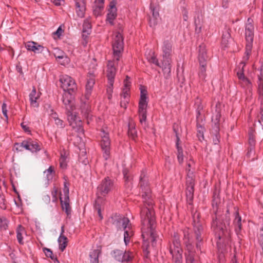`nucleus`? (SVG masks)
I'll use <instances>...</instances> for the list:
<instances>
[{
	"instance_id": "de8ad7c7",
	"label": "nucleus",
	"mask_w": 263,
	"mask_h": 263,
	"mask_svg": "<svg viewBox=\"0 0 263 263\" xmlns=\"http://www.w3.org/2000/svg\"><path fill=\"white\" fill-rule=\"evenodd\" d=\"M197 136L200 140H201V139H203L204 136H203V133H204V127H202L201 125L199 124L197 125Z\"/></svg>"
},
{
	"instance_id": "a19ab883",
	"label": "nucleus",
	"mask_w": 263,
	"mask_h": 263,
	"mask_svg": "<svg viewBox=\"0 0 263 263\" xmlns=\"http://www.w3.org/2000/svg\"><path fill=\"white\" fill-rule=\"evenodd\" d=\"M206 64H200V69L199 72V76L201 79L202 80H204L206 77Z\"/></svg>"
},
{
	"instance_id": "13d9d810",
	"label": "nucleus",
	"mask_w": 263,
	"mask_h": 263,
	"mask_svg": "<svg viewBox=\"0 0 263 263\" xmlns=\"http://www.w3.org/2000/svg\"><path fill=\"white\" fill-rule=\"evenodd\" d=\"M2 112L4 116L5 117L6 120L8 119V115H7V104L6 103H3L2 106Z\"/></svg>"
},
{
	"instance_id": "69168bd1",
	"label": "nucleus",
	"mask_w": 263,
	"mask_h": 263,
	"mask_svg": "<svg viewBox=\"0 0 263 263\" xmlns=\"http://www.w3.org/2000/svg\"><path fill=\"white\" fill-rule=\"evenodd\" d=\"M62 32H63V30L61 29V28L60 27H59L58 28V29L57 30V31L55 32H54L53 33H54V34L57 35L58 36V37H60Z\"/></svg>"
},
{
	"instance_id": "20e7f679",
	"label": "nucleus",
	"mask_w": 263,
	"mask_h": 263,
	"mask_svg": "<svg viewBox=\"0 0 263 263\" xmlns=\"http://www.w3.org/2000/svg\"><path fill=\"white\" fill-rule=\"evenodd\" d=\"M113 224L118 229L124 231V241L126 245L129 242L131 236L133 235L132 224L128 218L119 215H115L112 218Z\"/></svg>"
},
{
	"instance_id": "6ab92c4d",
	"label": "nucleus",
	"mask_w": 263,
	"mask_h": 263,
	"mask_svg": "<svg viewBox=\"0 0 263 263\" xmlns=\"http://www.w3.org/2000/svg\"><path fill=\"white\" fill-rule=\"evenodd\" d=\"M199 217L198 213H195L193 215V222H194V231L196 239L199 242L202 240L201 234L203 230L201 224L198 222H196V220H198Z\"/></svg>"
},
{
	"instance_id": "5fc2aeb1",
	"label": "nucleus",
	"mask_w": 263,
	"mask_h": 263,
	"mask_svg": "<svg viewBox=\"0 0 263 263\" xmlns=\"http://www.w3.org/2000/svg\"><path fill=\"white\" fill-rule=\"evenodd\" d=\"M26 141H23L21 143H15L14 147L17 151H22L23 148H25V145Z\"/></svg>"
},
{
	"instance_id": "338daca9",
	"label": "nucleus",
	"mask_w": 263,
	"mask_h": 263,
	"mask_svg": "<svg viewBox=\"0 0 263 263\" xmlns=\"http://www.w3.org/2000/svg\"><path fill=\"white\" fill-rule=\"evenodd\" d=\"M229 0H222V6L224 8H227L229 6Z\"/></svg>"
},
{
	"instance_id": "e433bc0d",
	"label": "nucleus",
	"mask_w": 263,
	"mask_h": 263,
	"mask_svg": "<svg viewBox=\"0 0 263 263\" xmlns=\"http://www.w3.org/2000/svg\"><path fill=\"white\" fill-rule=\"evenodd\" d=\"M81 112L86 118H88L90 111V107L88 103L85 102L81 106Z\"/></svg>"
},
{
	"instance_id": "37998d69",
	"label": "nucleus",
	"mask_w": 263,
	"mask_h": 263,
	"mask_svg": "<svg viewBox=\"0 0 263 263\" xmlns=\"http://www.w3.org/2000/svg\"><path fill=\"white\" fill-rule=\"evenodd\" d=\"M195 104L197 107L196 109L197 112V118L198 119L199 116L201 115V111L202 110L203 107L201 104V100L199 98H197L195 102Z\"/></svg>"
},
{
	"instance_id": "49530a36",
	"label": "nucleus",
	"mask_w": 263,
	"mask_h": 263,
	"mask_svg": "<svg viewBox=\"0 0 263 263\" xmlns=\"http://www.w3.org/2000/svg\"><path fill=\"white\" fill-rule=\"evenodd\" d=\"M220 198L219 197V194L216 193H214L213 195V199L212 201V205L214 209L215 207L217 209L218 204L220 203Z\"/></svg>"
},
{
	"instance_id": "cd10ccee",
	"label": "nucleus",
	"mask_w": 263,
	"mask_h": 263,
	"mask_svg": "<svg viewBox=\"0 0 263 263\" xmlns=\"http://www.w3.org/2000/svg\"><path fill=\"white\" fill-rule=\"evenodd\" d=\"M39 97V95L37 94L36 90L34 88L29 95V100L31 106L33 107H39V103L37 102V100Z\"/></svg>"
},
{
	"instance_id": "4d7b16f0",
	"label": "nucleus",
	"mask_w": 263,
	"mask_h": 263,
	"mask_svg": "<svg viewBox=\"0 0 263 263\" xmlns=\"http://www.w3.org/2000/svg\"><path fill=\"white\" fill-rule=\"evenodd\" d=\"M113 85L114 84H112L111 85L108 83V86L107 88V93L108 95V98L109 99H110L112 97V93L113 91Z\"/></svg>"
},
{
	"instance_id": "aec40b11",
	"label": "nucleus",
	"mask_w": 263,
	"mask_h": 263,
	"mask_svg": "<svg viewBox=\"0 0 263 263\" xmlns=\"http://www.w3.org/2000/svg\"><path fill=\"white\" fill-rule=\"evenodd\" d=\"M47 108H46V111L48 112L50 118L54 120L55 124L60 128H64L65 124L63 120L59 119L58 114L54 112L52 108H51L50 105H47Z\"/></svg>"
},
{
	"instance_id": "f257e3e1",
	"label": "nucleus",
	"mask_w": 263,
	"mask_h": 263,
	"mask_svg": "<svg viewBox=\"0 0 263 263\" xmlns=\"http://www.w3.org/2000/svg\"><path fill=\"white\" fill-rule=\"evenodd\" d=\"M140 184L143 193L142 197L144 200V202L149 206V208L143 209L141 212V232L143 241V249L146 257H147L149 254L148 248L149 243H151L152 246L154 247L156 245L158 235L155 230L156 222L154 212L151 207L153 205V202L151 198V190L147 183L145 182L141 177Z\"/></svg>"
},
{
	"instance_id": "a878e982",
	"label": "nucleus",
	"mask_w": 263,
	"mask_h": 263,
	"mask_svg": "<svg viewBox=\"0 0 263 263\" xmlns=\"http://www.w3.org/2000/svg\"><path fill=\"white\" fill-rule=\"evenodd\" d=\"M187 250L189 251V254L186 256V263H195L194 258V254L192 252L193 245L192 242L189 239L187 240V242L185 241Z\"/></svg>"
},
{
	"instance_id": "ddd939ff",
	"label": "nucleus",
	"mask_w": 263,
	"mask_h": 263,
	"mask_svg": "<svg viewBox=\"0 0 263 263\" xmlns=\"http://www.w3.org/2000/svg\"><path fill=\"white\" fill-rule=\"evenodd\" d=\"M101 146L103 151V156L105 160H107L110 156V142L108 133L104 129L101 131Z\"/></svg>"
},
{
	"instance_id": "2f4dec72",
	"label": "nucleus",
	"mask_w": 263,
	"mask_h": 263,
	"mask_svg": "<svg viewBox=\"0 0 263 263\" xmlns=\"http://www.w3.org/2000/svg\"><path fill=\"white\" fill-rule=\"evenodd\" d=\"M101 254V250L97 249L91 251L89 253L91 263H99V256Z\"/></svg>"
},
{
	"instance_id": "2eb2a0df",
	"label": "nucleus",
	"mask_w": 263,
	"mask_h": 263,
	"mask_svg": "<svg viewBox=\"0 0 263 263\" xmlns=\"http://www.w3.org/2000/svg\"><path fill=\"white\" fill-rule=\"evenodd\" d=\"M64 195H61L60 199L61 204L63 211L65 212L67 216L71 214V208L69 205V189L65 185L63 190Z\"/></svg>"
},
{
	"instance_id": "e2e57ef3",
	"label": "nucleus",
	"mask_w": 263,
	"mask_h": 263,
	"mask_svg": "<svg viewBox=\"0 0 263 263\" xmlns=\"http://www.w3.org/2000/svg\"><path fill=\"white\" fill-rule=\"evenodd\" d=\"M150 8L151 9V11H152L153 16L156 18L157 16H159L158 12L157 10H155V8H153V7L152 5L150 6Z\"/></svg>"
},
{
	"instance_id": "58836bf2",
	"label": "nucleus",
	"mask_w": 263,
	"mask_h": 263,
	"mask_svg": "<svg viewBox=\"0 0 263 263\" xmlns=\"http://www.w3.org/2000/svg\"><path fill=\"white\" fill-rule=\"evenodd\" d=\"M54 56L57 59L63 60V62L61 63L62 65H64L66 63H68L69 61V59L63 52H61L60 53H55Z\"/></svg>"
},
{
	"instance_id": "4468645a",
	"label": "nucleus",
	"mask_w": 263,
	"mask_h": 263,
	"mask_svg": "<svg viewBox=\"0 0 263 263\" xmlns=\"http://www.w3.org/2000/svg\"><path fill=\"white\" fill-rule=\"evenodd\" d=\"M246 63L241 62L236 69L239 84L243 88H249L251 85L250 81L244 74V67Z\"/></svg>"
},
{
	"instance_id": "412c9836",
	"label": "nucleus",
	"mask_w": 263,
	"mask_h": 263,
	"mask_svg": "<svg viewBox=\"0 0 263 263\" xmlns=\"http://www.w3.org/2000/svg\"><path fill=\"white\" fill-rule=\"evenodd\" d=\"M117 16V8L116 7V3L111 1L109 4L108 13H107V20L111 24H113L114 20Z\"/></svg>"
},
{
	"instance_id": "c9c22d12",
	"label": "nucleus",
	"mask_w": 263,
	"mask_h": 263,
	"mask_svg": "<svg viewBox=\"0 0 263 263\" xmlns=\"http://www.w3.org/2000/svg\"><path fill=\"white\" fill-rule=\"evenodd\" d=\"M43 251L46 256L50 258L53 261L54 263H60V261L58 260L57 258L54 256L52 251L50 249L43 248Z\"/></svg>"
},
{
	"instance_id": "9d476101",
	"label": "nucleus",
	"mask_w": 263,
	"mask_h": 263,
	"mask_svg": "<svg viewBox=\"0 0 263 263\" xmlns=\"http://www.w3.org/2000/svg\"><path fill=\"white\" fill-rule=\"evenodd\" d=\"M221 220L220 218H218L216 216L215 219H213L212 223V228L219 239L227 232L228 227L230 224L229 219H226L223 223L220 221Z\"/></svg>"
},
{
	"instance_id": "c756f323",
	"label": "nucleus",
	"mask_w": 263,
	"mask_h": 263,
	"mask_svg": "<svg viewBox=\"0 0 263 263\" xmlns=\"http://www.w3.org/2000/svg\"><path fill=\"white\" fill-rule=\"evenodd\" d=\"M16 237L18 243L21 245L24 244L23 235H26L25 228L21 225H19L16 229Z\"/></svg>"
},
{
	"instance_id": "603ef678",
	"label": "nucleus",
	"mask_w": 263,
	"mask_h": 263,
	"mask_svg": "<svg viewBox=\"0 0 263 263\" xmlns=\"http://www.w3.org/2000/svg\"><path fill=\"white\" fill-rule=\"evenodd\" d=\"M8 220L5 217H0V228L3 229H6L8 226Z\"/></svg>"
},
{
	"instance_id": "4c0bfd02",
	"label": "nucleus",
	"mask_w": 263,
	"mask_h": 263,
	"mask_svg": "<svg viewBox=\"0 0 263 263\" xmlns=\"http://www.w3.org/2000/svg\"><path fill=\"white\" fill-rule=\"evenodd\" d=\"M128 134V136L133 139H135L137 136V130L135 128L134 124L132 122H130L129 123Z\"/></svg>"
},
{
	"instance_id": "c85d7f7f",
	"label": "nucleus",
	"mask_w": 263,
	"mask_h": 263,
	"mask_svg": "<svg viewBox=\"0 0 263 263\" xmlns=\"http://www.w3.org/2000/svg\"><path fill=\"white\" fill-rule=\"evenodd\" d=\"M129 77H126V79L124 81V88L122 90V93L121 95V98L125 99L127 98L129 99V89H130V82L128 81Z\"/></svg>"
},
{
	"instance_id": "5701e85b",
	"label": "nucleus",
	"mask_w": 263,
	"mask_h": 263,
	"mask_svg": "<svg viewBox=\"0 0 263 263\" xmlns=\"http://www.w3.org/2000/svg\"><path fill=\"white\" fill-rule=\"evenodd\" d=\"M25 148L32 152H37L41 149V145L35 141L29 139L25 141Z\"/></svg>"
},
{
	"instance_id": "f704fd0d",
	"label": "nucleus",
	"mask_w": 263,
	"mask_h": 263,
	"mask_svg": "<svg viewBox=\"0 0 263 263\" xmlns=\"http://www.w3.org/2000/svg\"><path fill=\"white\" fill-rule=\"evenodd\" d=\"M55 173L54 167L50 166L48 169L46 170L44 172V175H45L46 179L48 181H49L52 179L54 175H55Z\"/></svg>"
},
{
	"instance_id": "a18cd8bd",
	"label": "nucleus",
	"mask_w": 263,
	"mask_h": 263,
	"mask_svg": "<svg viewBox=\"0 0 263 263\" xmlns=\"http://www.w3.org/2000/svg\"><path fill=\"white\" fill-rule=\"evenodd\" d=\"M66 159H67V157L66 156L62 154H61V157L60 158V167L63 168V169H65L66 168V166H67V161H66Z\"/></svg>"
},
{
	"instance_id": "0eeeda50",
	"label": "nucleus",
	"mask_w": 263,
	"mask_h": 263,
	"mask_svg": "<svg viewBox=\"0 0 263 263\" xmlns=\"http://www.w3.org/2000/svg\"><path fill=\"white\" fill-rule=\"evenodd\" d=\"M170 252L175 263H182L183 251L177 234L174 233L173 242L170 247Z\"/></svg>"
},
{
	"instance_id": "0e129e2a",
	"label": "nucleus",
	"mask_w": 263,
	"mask_h": 263,
	"mask_svg": "<svg viewBox=\"0 0 263 263\" xmlns=\"http://www.w3.org/2000/svg\"><path fill=\"white\" fill-rule=\"evenodd\" d=\"M187 11L186 9L184 8L182 10V15L184 21H186L188 19Z\"/></svg>"
},
{
	"instance_id": "3c124183",
	"label": "nucleus",
	"mask_w": 263,
	"mask_h": 263,
	"mask_svg": "<svg viewBox=\"0 0 263 263\" xmlns=\"http://www.w3.org/2000/svg\"><path fill=\"white\" fill-rule=\"evenodd\" d=\"M230 37V34L229 32H226L225 33H223L222 36V44H224L225 46L228 44V40Z\"/></svg>"
},
{
	"instance_id": "72a5a7b5",
	"label": "nucleus",
	"mask_w": 263,
	"mask_h": 263,
	"mask_svg": "<svg viewBox=\"0 0 263 263\" xmlns=\"http://www.w3.org/2000/svg\"><path fill=\"white\" fill-rule=\"evenodd\" d=\"M234 224L236 232H239L241 229V218L239 216L238 211L235 212V218L234 220Z\"/></svg>"
},
{
	"instance_id": "7ed1b4c3",
	"label": "nucleus",
	"mask_w": 263,
	"mask_h": 263,
	"mask_svg": "<svg viewBox=\"0 0 263 263\" xmlns=\"http://www.w3.org/2000/svg\"><path fill=\"white\" fill-rule=\"evenodd\" d=\"M72 93L65 92L63 96V102L67 110V120L72 128H77L79 132H83L82 121L74 111L76 106L71 96Z\"/></svg>"
},
{
	"instance_id": "39448f33",
	"label": "nucleus",
	"mask_w": 263,
	"mask_h": 263,
	"mask_svg": "<svg viewBox=\"0 0 263 263\" xmlns=\"http://www.w3.org/2000/svg\"><path fill=\"white\" fill-rule=\"evenodd\" d=\"M163 60L162 61V69L163 74L166 79L170 77L171 71V64L172 62V44L168 41H165L163 43L162 47Z\"/></svg>"
},
{
	"instance_id": "9b49d317",
	"label": "nucleus",
	"mask_w": 263,
	"mask_h": 263,
	"mask_svg": "<svg viewBox=\"0 0 263 263\" xmlns=\"http://www.w3.org/2000/svg\"><path fill=\"white\" fill-rule=\"evenodd\" d=\"M186 196L187 199L192 200L194 196L195 175L194 170H189L186 178Z\"/></svg>"
},
{
	"instance_id": "473e14b6",
	"label": "nucleus",
	"mask_w": 263,
	"mask_h": 263,
	"mask_svg": "<svg viewBox=\"0 0 263 263\" xmlns=\"http://www.w3.org/2000/svg\"><path fill=\"white\" fill-rule=\"evenodd\" d=\"M67 238L64 235H60L58 238V243L59 249L61 251H63L67 246Z\"/></svg>"
},
{
	"instance_id": "ea45409f",
	"label": "nucleus",
	"mask_w": 263,
	"mask_h": 263,
	"mask_svg": "<svg viewBox=\"0 0 263 263\" xmlns=\"http://www.w3.org/2000/svg\"><path fill=\"white\" fill-rule=\"evenodd\" d=\"M91 25L90 21L86 19L84 21L83 25V32H86L87 34H89L91 31Z\"/></svg>"
},
{
	"instance_id": "f3484780",
	"label": "nucleus",
	"mask_w": 263,
	"mask_h": 263,
	"mask_svg": "<svg viewBox=\"0 0 263 263\" xmlns=\"http://www.w3.org/2000/svg\"><path fill=\"white\" fill-rule=\"evenodd\" d=\"M115 258L119 261H127L133 257V253L129 251L123 252L121 250H116L114 252Z\"/></svg>"
},
{
	"instance_id": "774afa93",
	"label": "nucleus",
	"mask_w": 263,
	"mask_h": 263,
	"mask_svg": "<svg viewBox=\"0 0 263 263\" xmlns=\"http://www.w3.org/2000/svg\"><path fill=\"white\" fill-rule=\"evenodd\" d=\"M57 194V191L56 190H54V191H53L52 192V195L53 196V201H55L57 200V197H56Z\"/></svg>"
},
{
	"instance_id": "bb28decb",
	"label": "nucleus",
	"mask_w": 263,
	"mask_h": 263,
	"mask_svg": "<svg viewBox=\"0 0 263 263\" xmlns=\"http://www.w3.org/2000/svg\"><path fill=\"white\" fill-rule=\"evenodd\" d=\"M259 100L260 102V117L259 122L263 126V85H260L258 87Z\"/></svg>"
},
{
	"instance_id": "423d86ee",
	"label": "nucleus",
	"mask_w": 263,
	"mask_h": 263,
	"mask_svg": "<svg viewBox=\"0 0 263 263\" xmlns=\"http://www.w3.org/2000/svg\"><path fill=\"white\" fill-rule=\"evenodd\" d=\"M113 188V181L109 177L105 178L97 187V202H104V198Z\"/></svg>"
},
{
	"instance_id": "680f3d73",
	"label": "nucleus",
	"mask_w": 263,
	"mask_h": 263,
	"mask_svg": "<svg viewBox=\"0 0 263 263\" xmlns=\"http://www.w3.org/2000/svg\"><path fill=\"white\" fill-rule=\"evenodd\" d=\"M5 201V199L2 195H1L0 196V208L2 209H5L6 208Z\"/></svg>"
},
{
	"instance_id": "f8f14e48",
	"label": "nucleus",
	"mask_w": 263,
	"mask_h": 263,
	"mask_svg": "<svg viewBox=\"0 0 263 263\" xmlns=\"http://www.w3.org/2000/svg\"><path fill=\"white\" fill-rule=\"evenodd\" d=\"M61 86L65 92L72 93L77 89V85L74 80L70 77L65 75L60 79Z\"/></svg>"
},
{
	"instance_id": "4be33fe9",
	"label": "nucleus",
	"mask_w": 263,
	"mask_h": 263,
	"mask_svg": "<svg viewBox=\"0 0 263 263\" xmlns=\"http://www.w3.org/2000/svg\"><path fill=\"white\" fill-rule=\"evenodd\" d=\"M25 47L28 50L31 51L34 53H40L43 51L44 47L39 45L37 43L29 41L25 43Z\"/></svg>"
},
{
	"instance_id": "864d4df0",
	"label": "nucleus",
	"mask_w": 263,
	"mask_h": 263,
	"mask_svg": "<svg viewBox=\"0 0 263 263\" xmlns=\"http://www.w3.org/2000/svg\"><path fill=\"white\" fill-rule=\"evenodd\" d=\"M189 170H194V172H195L194 162L192 160H190L187 162V166L186 167V171L187 174L189 173Z\"/></svg>"
},
{
	"instance_id": "09e8293b",
	"label": "nucleus",
	"mask_w": 263,
	"mask_h": 263,
	"mask_svg": "<svg viewBox=\"0 0 263 263\" xmlns=\"http://www.w3.org/2000/svg\"><path fill=\"white\" fill-rule=\"evenodd\" d=\"M97 66V64L96 59H92L91 61V62L89 64V69H88L89 71L90 70L91 71V72H93V74H95V72L96 70Z\"/></svg>"
},
{
	"instance_id": "052dcab7",
	"label": "nucleus",
	"mask_w": 263,
	"mask_h": 263,
	"mask_svg": "<svg viewBox=\"0 0 263 263\" xmlns=\"http://www.w3.org/2000/svg\"><path fill=\"white\" fill-rule=\"evenodd\" d=\"M220 136L218 134H216L213 137V142L214 144H218V143L220 142L219 140Z\"/></svg>"
},
{
	"instance_id": "393cba45",
	"label": "nucleus",
	"mask_w": 263,
	"mask_h": 263,
	"mask_svg": "<svg viewBox=\"0 0 263 263\" xmlns=\"http://www.w3.org/2000/svg\"><path fill=\"white\" fill-rule=\"evenodd\" d=\"M76 12L80 17L84 16L85 11V2L84 0H75Z\"/></svg>"
},
{
	"instance_id": "6e6d98bb",
	"label": "nucleus",
	"mask_w": 263,
	"mask_h": 263,
	"mask_svg": "<svg viewBox=\"0 0 263 263\" xmlns=\"http://www.w3.org/2000/svg\"><path fill=\"white\" fill-rule=\"evenodd\" d=\"M129 99L126 98L125 99L121 98L120 106L124 109L127 108V105L128 104Z\"/></svg>"
},
{
	"instance_id": "8fccbe9b",
	"label": "nucleus",
	"mask_w": 263,
	"mask_h": 263,
	"mask_svg": "<svg viewBox=\"0 0 263 263\" xmlns=\"http://www.w3.org/2000/svg\"><path fill=\"white\" fill-rule=\"evenodd\" d=\"M147 59L148 60V61L150 62V63H154L155 64V65H156L157 66H159V67H162V65H160V64L158 62V59H157V58L154 55V54L153 53V54L152 55H151L149 57H147Z\"/></svg>"
},
{
	"instance_id": "bf43d9fd",
	"label": "nucleus",
	"mask_w": 263,
	"mask_h": 263,
	"mask_svg": "<svg viewBox=\"0 0 263 263\" xmlns=\"http://www.w3.org/2000/svg\"><path fill=\"white\" fill-rule=\"evenodd\" d=\"M255 138L251 133L249 134V143L251 146L255 145Z\"/></svg>"
},
{
	"instance_id": "b1692460",
	"label": "nucleus",
	"mask_w": 263,
	"mask_h": 263,
	"mask_svg": "<svg viewBox=\"0 0 263 263\" xmlns=\"http://www.w3.org/2000/svg\"><path fill=\"white\" fill-rule=\"evenodd\" d=\"M199 48L198 60L199 64H205L208 59L205 46L204 44H201L199 46Z\"/></svg>"
},
{
	"instance_id": "7c9ffc66",
	"label": "nucleus",
	"mask_w": 263,
	"mask_h": 263,
	"mask_svg": "<svg viewBox=\"0 0 263 263\" xmlns=\"http://www.w3.org/2000/svg\"><path fill=\"white\" fill-rule=\"evenodd\" d=\"M104 0H95L93 6V12L95 15H98L100 14L104 8Z\"/></svg>"
},
{
	"instance_id": "dca6fc26",
	"label": "nucleus",
	"mask_w": 263,
	"mask_h": 263,
	"mask_svg": "<svg viewBox=\"0 0 263 263\" xmlns=\"http://www.w3.org/2000/svg\"><path fill=\"white\" fill-rule=\"evenodd\" d=\"M179 125L177 124H174L173 125V129L174 132L176 134V147L177 149V159L179 163H182L183 162V150L179 146Z\"/></svg>"
},
{
	"instance_id": "1a4fd4ad",
	"label": "nucleus",
	"mask_w": 263,
	"mask_h": 263,
	"mask_svg": "<svg viewBox=\"0 0 263 263\" xmlns=\"http://www.w3.org/2000/svg\"><path fill=\"white\" fill-rule=\"evenodd\" d=\"M252 23L253 20L251 18H249L247 20L245 28L246 40L247 41L245 53L247 56V60L248 59L249 55L251 52L252 42L253 41L254 26Z\"/></svg>"
},
{
	"instance_id": "c03bdc74",
	"label": "nucleus",
	"mask_w": 263,
	"mask_h": 263,
	"mask_svg": "<svg viewBox=\"0 0 263 263\" xmlns=\"http://www.w3.org/2000/svg\"><path fill=\"white\" fill-rule=\"evenodd\" d=\"M103 202H100L98 203V202H97V199H96V202H95V209L97 211V213H98V216L99 217L100 220H102L103 218V216L101 214V204Z\"/></svg>"
},
{
	"instance_id": "f03ea898",
	"label": "nucleus",
	"mask_w": 263,
	"mask_h": 263,
	"mask_svg": "<svg viewBox=\"0 0 263 263\" xmlns=\"http://www.w3.org/2000/svg\"><path fill=\"white\" fill-rule=\"evenodd\" d=\"M112 46L114 60L108 62L107 68L108 82L111 85L114 83V78L117 71L116 66L118 64L121 52L123 50V38L120 32H115L112 38Z\"/></svg>"
},
{
	"instance_id": "a211bd4d",
	"label": "nucleus",
	"mask_w": 263,
	"mask_h": 263,
	"mask_svg": "<svg viewBox=\"0 0 263 263\" xmlns=\"http://www.w3.org/2000/svg\"><path fill=\"white\" fill-rule=\"evenodd\" d=\"M95 74L90 70L88 72L87 83L86 84V93L85 97L87 99H89V96L91 93L92 88L95 83Z\"/></svg>"
},
{
	"instance_id": "6e6552de",
	"label": "nucleus",
	"mask_w": 263,
	"mask_h": 263,
	"mask_svg": "<svg viewBox=\"0 0 263 263\" xmlns=\"http://www.w3.org/2000/svg\"><path fill=\"white\" fill-rule=\"evenodd\" d=\"M147 107V90L145 88L140 89V99L139 102L138 115L140 122L143 124L146 120Z\"/></svg>"
},
{
	"instance_id": "79ce46f5",
	"label": "nucleus",
	"mask_w": 263,
	"mask_h": 263,
	"mask_svg": "<svg viewBox=\"0 0 263 263\" xmlns=\"http://www.w3.org/2000/svg\"><path fill=\"white\" fill-rule=\"evenodd\" d=\"M82 128L83 129V132H79L77 128H73V129H76V131L78 133V135L76 137V140L77 141H74V143H77L78 146H83V142L82 137H81V135H83L84 134V129L83 128V126H82Z\"/></svg>"
}]
</instances>
